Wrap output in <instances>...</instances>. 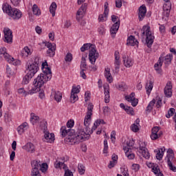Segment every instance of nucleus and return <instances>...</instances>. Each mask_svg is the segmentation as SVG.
<instances>
[{
  "instance_id": "nucleus-1",
  "label": "nucleus",
  "mask_w": 176,
  "mask_h": 176,
  "mask_svg": "<svg viewBox=\"0 0 176 176\" xmlns=\"http://www.w3.org/2000/svg\"><path fill=\"white\" fill-rule=\"evenodd\" d=\"M74 124V121L70 120L67 122L66 126H63L60 128L62 137L67 135L65 141L69 145H75V144H79V142H82L85 140H89V135L86 133L82 127L80 126L76 133L75 129H72Z\"/></svg>"
},
{
  "instance_id": "nucleus-2",
  "label": "nucleus",
  "mask_w": 176,
  "mask_h": 176,
  "mask_svg": "<svg viewBox=\"0 0 176 176\" xmlns=\"http://www.w3.org/2000/svg\"><path fill=\"white\" fill-rule=\"evenodd\" d=\"M42 71L43 74H39L33 82V85L36 87H42L46 82H49L52 79V69L49 67L47 62L42 63Z\"/></svg>"
},
{
  "instance_id": "nucleus-3",
  "label": "nucleus",
  "mask_w": 176,
  "mask_h": 176,
  "mask_svg": "<svg viewBox=\"0 0 176 176\" xmlns=\"http://www.w3.org/2000/svg\"><path fill=\"white\" fill-rule=\"evenodd\" d=\"M81 52H86V50H89V60L92 65L96 64V61H97V58H98V56L100 54L97 52V50H96V45L91 43H85L80 47Z\"/></svg>"
},
{
  "instance_id": "nucleus-4",
  "label": "nucleus",
  "mask_w": 176,
  "mask_h": 176,
  "mask_svg": "<svg viewBox=\"0 0 176 176\" xmlns=\"http://www.w3.org/2000/svg\"><path fill=\"white\" fill-rule=\"evenodd\" d=\"M141 32L142 39H145L146 36V45L147 47L151 49L155 41V36L151 32V27L149 25H144L141 30Z\"/></svg>"
},
{
  "instance_id": "nucleus-5",
  "label": "nucleus",
  "mask_w": 176,
  "mask_h": 176,
  "mask_svg": "<svg viewBox=\"0 0 176 176\" xmlns=\"http://www.w3.org/2000/svg\"><path fill=\"white\" fill-rule=\"evenodd\" d=\"M173 60V54L166 55L164 58L160 56L157 63L155 64L154 68L157 74H162V65H163V61L166 65L171 64Z\"/></svg>"
},
{
  "instance_id": "nucleus-6",
  "label": "nucleus",
  "mask_w": 176,
  "mask_h": 176,
  "mask_svg": "<svg viewBox=\"0 0 176 176\" xmlns=\"http://www.w3.org/2000/svg\"><path fill=\"white\" fill-rule=\"evenodd\" d=\"M39 57L36 56L33 58L32 61H29L28 64V74L33 76H35V74L39 71Z\"/></svg>"
},
{
  "instance_id": "nucleus-7",
  "label": "nucleus",
  "mask_w": 176,
  "mask_h": 176,
  "mask_svg": "<svg viewBox=\"0 0 176 176\" xmlns=\"http://www.w3.org/2000/svg\"><path fill=\"white\" fill-rule=\"evenodd\" d=\"M41 127L43 130V141L45 142H50V144L54 142V140H56V138H54V133H49V130H47V122L45 120H43L41 122Z\"/></svg>"
},
{
  "instance_id": "nucleus-8",
  "label": "nucleus",
  "mask_w": 176,
  "mask_h": 176,
  "mask_svg": "<svg viewBox=\"0 0 176 176\" xmlns=\"http://www.w3.org/2000/svg\"><path fill=\"white\" fill-rule=\"evenodd\" d=\"M93 109H94V105H93V104L91 103H89L87 106V115L85 116V118L84 120V126H85V129H86L85 133L88 136H89V125L90 124V120H91V116L93 115Z\"/></svg>"
},
{
  "instance_id": "nucleus-9",
  "label": "nucleus",
  "mask_w": 176,
  "mask_h": 176,
  "mask_svg": "<svg viewBox=\"0 0 176 176\" xmlns=\"http://www.w3.org/2000/svg\"><path fill=\"white\" fill-rule=\"evenodd\" d=\"M32 166V176H41L39 169L41 168V161L32 160L31 162Z\"/></svg>"
},
{
  "instance_id": "nucleus-10",
  "label": "nucleus",
  "mask_w": 176,
  "mask_h": 176,
  "mask_svg": "<svg viewBox=\"0 0 176 176\" xmlns=\"http://www.w3.org/2000/svg\"><path fill=\"white\" fill-rule=\"evenodd\" d=\"M139 152L140 153H142L144 159H149L151 157L149 151H148V148H146V143L145 142H141L140 144Z\"/></svg>"
},
{
  "instance_id": "nucleus-11",
  "label": "nucleus",
  "mask_w": 176,
  "mask_h": 176,
  "mask_svg": "<svg viewBox=\"0 0 176 176\" xmlns=\"http://www.w3.org/2000/svg\"><path fill=\"white\" fill-rule=\"evenodd\" d=\"M0 57H4L5 60L12 64L14 61V58L12 57L9 54L6 52V48L3 47L0 49Z\"/></svg>"
},
{
  "instance_id": "nucleus-12",
  "label": "nucleus",
  "mask_w": 176,
  "mask_h": 176,
  "mask_svg": "<svg viewBox=\"0 0 176 176\" xmlns=\"http://www.w3.org/2000/svg\"><path fill=\"white\" fill-rule=\"evenodd\" d=\"M125 100L128 102H131L132 107H137L138 105V100L135 98V93L132 92L130 95L125 96Z\"/></svg>"
},
{
  "instance_id": "nucleus-13",
  "label": "nucleus",
  "mask_w": 176,
  "mask_h": 176,
  "mask_svg": "<svg viewBox=\"0 0 176 176\" xmlns=\"http://www.w3.org/2000/svg\"><path fill=\"white\" fill-rule=\"evenodd\" d=\"M4 42L6 43H13V32L10 29L7 28L4 30Z\"/></svg>"
},
{
  "instance_id": "nucleus-14",
  "label": "nucleus",
  "mask_w": 176,
  "mask_h": 176,
  "mask_svg": "<svg viewBox=\"0 0 176 176\" xmlns=\"http://www.w3.org/2000/svg\"><path fill=\"white\" fill-rule=\"evenodd\" d=\"M9 16L13 19V20H20V19H21V16H23V13H21V11L17 8H12Z\"/></svg>"
},
{
  "instance_id": "nucleus-15",
  "label": "nucleus",
  "mask_w": 176,
  "mask_h": 176,
  "mask_svg": "<svg viewBox=\"0 0 176 176\" xmlns=\"http://www.w3.org/2000/svg\"><path fill=\"white\" fill-rule=\"evenodd\" d=\"M86 9H87V4L86 3L82 4L79 8L76 14V20L78 21H80V19L83 17L85 12H86Z\"/></svg>"
},
{
  "instance_id": "nucleus-16",
  "label": "nucleus",
  "mask_w": 176,
  "mask_h": 176,
  "mask_svg": "<svg viewBox=\"0 0 176 176\" xmlns=\"http://www.w3.org/2000/svg\"><path fill=\"white\" fill-rule=\"evenodd\" d=\"M173 85L171 81L167 82L166 87H164V94L166 97L170 98L173 96Z\"/></svg>"
},
{
  "instance_id": "nucleus-17",
  "label": "nucleus",
  "mask_w": 176,
  "mask_h": 176,
  "mask_svg": "<svg viewBox=\"0 0 176 176\" xmlns=\"http://www.w3.org/2000/svg\"><path fill=\"white\" fill-rule=\"evenodd\" d=\"M23 149L26 151V152H29L30 153H34V152H35V146L32 142H28L23 146Z\"/></svg>"
},
{
  "instance_id": "nucleus-18",
  "label": "nucleus",
  "mask_w": 176,
  "mask_h": 176,
  "mask_svg": "<svg viewBox=\"0 0 176 176\" xmlns=\"http://www.w3.org/2000/svg\"><path fill=\"white\" fill-rule=\"evenodd\" d=\"M139 20L140 21H142L144 20V17L146 14V7L142 6L139 8Z\"/></svg>"
},
{
  "instance_id": "nucleus-19",
  "label": "nucleus",
  "mask_w": 176,
  "mask_h": 176,
  "mask_svg": "<svg viewBox=\"0 0 176 176\" xmlns=\"http://www.w3.org/2000/svg\"><path fill=\"white\" fill-rule=\"evenodd\" d=\"M164 14L166 17L170 16V12L171 11V3H167L163 6Z\"/></svg>"
},
{
  "instance_id": "nucleus-20",
  "label": "nucleus",
  "mask_w": 176,
  "mask_h": 176,
  "mask_svg": "<svg viewBox=\"0 0 176 176\" xmlns=\"http://www.w3.org/2000/svg\"><path fill=\"white\" fill-rule=\"evenodd\" d=\"M127 46H135V45H138V41H135V37L134 36H130L127 38L126 42Z\"/></svg>"
},
{
  "instance_id": "nucleus-21",
  "label": "nucleus",
  "mask_w": 176,
  "mask_h": 176,
  "mask_svg": "<svg viewBox=\"0 0 176 176\" xmlns=\"http://www.w3.org/2000/svg\"><path fill=\"white\" fill-rule=\"evenodd\" d=\"M120 26V21L116 22L112 25V27L110 30V32H111V35H115V34H116V32H118V31L119 30V27Z\"/></svg>"
},
{
  "instance_id": "nucleus-22",
  "label": "nucleus",
  "mask_w": 176,
  "mask_h": 176,
  "mask_svg": "<svg viewBox=\"0 0 176 176\" xmlns=\"http://www.w3.org/2000/svg\"><path fill=\"white\" fill-rule=\"evenodd\" d=\"M104 102L108 104L109 102V98L111 96H109V88L107 86H104Z\"/></svg>"
},
{
  "instance_id": "nucleus-23",
  "label": "nucleus",
  "mask_w": 176,
  "mask_h": 176,
  "mask_svg": "<svg viewBox=\"0 0 176 176\" xmlns=\"http://www.w3.org/2000/svg\"><path fill=\"white\" fill-rule=\"evenodd\" d=\"M104 76L106 79H107L109 83H112L113 82V78H112V74H111V69L107 68L105 69Z\"/></svg>"
},
{
  "instance_id": "nucleus-24",
  "label": "nucleus",
  "mask_w": 176,
  "mask_h": 176,
  "mask_svg": "<svg viewBox=\"0 0 176 176\" xmlns=\"http://www.w3.org/2000/svg\"><path fill=\"white\" fill-rule=\"evenodd\" d=\"M111 160L112 161H110L108 165L109 168H113V167H115V164L118 163V155H116V154H113Z\"/></svg>"
},
{
  "instance_id": "nucleus-25",
  "label": "nucleus",
  "mask_w": 176,
  "mask_h": 176,
  "mask_svg": "<svg viewBox=\"0 0 176 176\" xmlns=\"http://www.w3.org/2000/svg\"><path fill=\"white\" fill-rule=\"evenodd\" d=\"M2 9H3V12L7 13V14H8V16L10 14V13L12 12V10H13L12 6H10V5H9L8 3L3 4Z\"/></svg>"
},
{
  "instance_id": "nucleus-26",
  "label": "nucleus",
  "mask_w": 176,
  "mask_h": 176,
  "mask_svg": "<svg viewBox=\"0 0 176 176\" xmlns=\"http://www.w3.org/2000/svg\"><path fill=\"white\" fill-rule=\"evenodd\" d=\"M34 78V76L30 74V73H27V74L23 77L22 85H28L30 83V80Z\"/></svg>"
},
{
  "instance_id": "nucleus-27",
  "label": "nucleus",
  "mask_w": 176,
  "mask_h": 176,
  "mask_svg": "<svg viewBox=\"0 0 176 176\" xmlns=\"http://www.w3.org/2000/svg\"><path fill=\"white\" fill-rule=\"evenodd\" d=\"M123 61L124 65L126 67V68H130V67H133V60H131V58L123 56Z\"/></svg>"
},
{
  "instance_id": "nucleus-28",
  "label": "nucleus",
  "mask_w": 176,
  "mask_h": 176,
  "mask_svg": "<svg viewBox=\"0 0 176 176\" xmlns=\"http://www.w3.org/2000/svg\"><path fill=\"white\" fill-rule=\"evenodd\" d=\"M124 151H125V155L128 157V159L133 160L134 159V157H135V155H134V153H130L131 148L125 147L124 148Z\"/></svg>"
},
{
  "instance_id": "nucleus-29",
  "label": "nucleus",
  "mask_w": 176,
  "mask_h": 176,
  "mask_svg": "<svg viewBox=\"0 0 176 176\" xmlns=\"http://www.w3.org/2000/svg\"><path fill=\"white\" fill-rule=\"evenodd\" d=\"M56 9H57V4L56 3V2H52L50 6V12L52 17H54V16H56Z\"/></svg>"
},
{
  "instance_id": "nucleus-30",
  "label": "nucleus",
  "mask_w": 176,
  "mask_h": 176,
  "mask_svg": "<svg viewBox=\"0 0 176 176\" xmlns=\"http://www.w3.org/2000/svg\"><path fill=\"white\" fill-rule=\"evenodd\" d=\"M165 151H166V148H164V147L160 148V150H158V152L156 154V159L157 160H162V159H163V156H164Z\"/></svg>"
},
{
  "instance_id": "nucleus-31",
  "label": "nucleus",
  "mask_w": 176,
  "mask_h": 176,
  "mask_svg": "<svg viewBox=\"0 0 176 176\" xmlns=\"http://www.w3.org/2000/svg\"><path fill=\"white\" fill-rule=\"evenodd\" d=\"M30 116V122L32 124H35V123H38V122H39V116H36L35 113H32Z\"/></svg>"
},
{
  "instance_id": "nucleus-32",
  "label": "nucleus",
  "mask_w": 176,
  "mask_h": 176,
  "mask_svg": "<svg viewBox=\"0 0 176 176\" xmlns=\"http://www.w3.org/2000/svg\"><path fill=\"white\" fill-rule=\"evenodd\" d=\"M54 100L57 102H60L61 101V99L63 98V94L60 91H54Z\"/></svg>"
},
{
  "instance_id": "nucleus-33",
  "label": "nucleus",
  "mask_w": 176,
  "mask_h": 176,
  "mask_svg": "<svg viewBox=\"0 0 176 176\" xmlns=\"http://www.w3.org/2000/svg\"><path fill=\"white\" fill-rule=\"evenodd\" d=\"M152 171L157 176H164L163 173H162V172H160V168H159V166H157V165L154 166L153 167Z\"/></svg>"
},
{
  "instance_id": "nucleus-34",
  "label": "nucleus",
  "mask_w": 176,
  "mask_h": 176,
  "mask_svg": "<svg viewBox=\"0 0 176 176\" xmlns=\"http://www.w3.org/2000/svg\"><path fill=\"white\" fill-rule=\"evenodd\" d=\"M152 89H153V82H152V80H150L149 82L147 83L146 85V90L148 96L151 94V91H152Z\"/></svg>"
},
{
  "instance_id": "nucleus-35",
  "label": "nucleus",
  "mask_w": 176,
  "mask_h": 176,
  "mask_svg": "<svg viewBox=\"0 0 176 176\" xmlns=\"http://www.w3.org/2000/svg\"><path fill=\"white\" fill-rule=\"evenodd\" d=\"M33 14L35 16H41V9L38 7L36 4H34L32 6Z\"/></svg>"
},
{
  "instance_id": "nucleus-36",
  "label": "nucleus",
  "mask_w": 176,
  "mask_h": 176,
  "mask_svg": "<svg viewBox=\"0 0 176 176\" xmlns=\"http://www.w3.org/2000/svg\"><path fill=\"white\" fill-rule=\"evenodd\" d=\"M27 126H28V123L23 122L22 124H21L19 126H18L17 131H18L19 134L21 135L23 133H24V129H25V127H27Z\"/></svg>"
},
{
  "instance_id": "nucleus-37",
  "label": "nucleus",
  "mask_w": 176,
  "mask_h": 176,
  "mask_svg": "<svg viewBox=\"0 0 176 176\" xmlns=\"http://www.w3.org/2000/svg\"><path fill=\"white\" fill-rule=\"evenodd\" d=\"M80 68V69H87V63L86 62V58H85V56H82L81 58Z\"/></svg>"
},
{
  "instance_id": "nucleus-38",
  "label": "nucleus",
  "mask_w": 176,
  "mask_h": 176,
  "mask_svg": "<svg viewBox=\"0 0 176 176\" xmlns=\"http://www.w3.org/2000/svg\"><path fill=\"white\" fill-rule=\"evenodd\" d=\"M24 54H26V57L31 54V50L28 47H25L21 52V56L24 57Z\"/></svg>"
},
{
  "instance_id": "nucleus-39",
  "label": "nucleus",
  "mask_w": 176,
  "mask_h": 176,
  "mask_svg": "<svg viewBox=\"0 0 176 176\" xmlns=\"http://www.w3.org/2000/svg\"><path fill=\"white\" fill-rule=\"evenodd\" d=\"M63 168L65 170L64 176H74V173H72V171H71V170L68 169V166H67V165H64Z\"/></svg>"
},
{
  "instance_id": "nucleus-40",
  "label": "nucleus",
  "mask_w": 176,
  "mask_h": 176,
  "mask_svg": "<svg viewBox=\"0 0 176 176\" xmlns=\"http://www.w3.org/2000/svg\"><path fill=\"white\" fill-rule=\"evenodd\" d=\"M155 103H156V100L155 99H153L149 102L148 105L146 107L147 112H151V110L153 109V107L155 106Z\"/></svg>"
},
{
  "instance_id": "nucleus-41",
  "label": "nucleus",
  "mask_w": 176,
  "mask_h": 176,
  "mask_svg": "<svg viewBox=\"0 0 176 176\" xmlns=\"http://www.w3.org/2000/svg\"><path fill=\"white\" fill-rule=\"evenodd\" d=\"M56 54V48L48 49L47 51V56L48 57H53Z\"/></svg>"
},
{
  "instance_id": "nucleus-42",
  "label": "nucleus",
  "mask_w": 176,
  "mask_h": 176,
  "mask_svg": "<svg viewBox=\"0 0 176 176\" xmlns=\"http://www.w3.org/2000/svg\"><path fill=\"white\" fill-rule=\"evenodd\" d=\"M78 95H76L75 94H71L70 102L72 104H75V102H76V101H78Z\"/></svg>"
},
{
  "instance_id": "nucleus-43",
  "label": "nucleus",
  "mask_w": 176,
  "mask_h": 176,
  "mask_svg": "<svg viewBox=\"0 0 176 176\" xmlns=\"http://www.w3.org/2000/svg\"><path fill=\"white\" fill-rule=\"evenodd\" d=\"M39 90H41L40 87H35L34 85V87H32V89L29 90V91L28 92V94H35V93H38Z\"/></svg>"
},
{
  "instance_id": "nucleus-44",
  "label": "nucleus",
  "mask_w": 176,
  "mask_h": 176,
  "mask_svg": "<svg viewBox=\"0 0 176 176\" xmlns=\"http://www.w3.org/2000/svg\"><path fill=\"white\" fill-rule=\"evenodd\" d=\"M80 85H77V87H73L71 94L78 95V94L80 92Z\"/></svg>"
},
{
  "instance_id": "nucleus-45",
  "label": "nucleus",
  "mask_w": 176,
  "mask_h": 176,
  "mask_svg": "<svg viewBox=\"0 0 176 176\" xmlns=\"http://www.w3.org/2000/svg\"><path fill=\"white\" fill-rule=\"evenodd\" d=\"M125 112H126L128 115H131V116H133V115H134V109H133V107H131L126 106V108L125 109Z\"/></svg>"
},
{
  "instance_id": "nucleus-46",
  "label": "nucleus",
  "mask_w": 176,
  "mask_h": 176,
  "mask_svg": "<svg viewBox=\"0 0 176 176\" xmlns=\"http://www.w3.org/2000/svg\"><path fill=\"white\" fill-rule=\"evenodd\" d=\"M118 89L121 91H124V90H126L127 89V85H126L124 82H121L118 85Z\"/></svg>"
},
{
  "instance_id": "nucleus-47",
  "label": "nucleus",
  "mask_w": 176,
  "mask_h": 176,
  "mask_svg": "<svg viewBox=\"0 0 176 176\" xmlns=\"http://www.w3.org/2000/svg\"><path fill=\"white\" fill-rule=\"evenodd\" d=\"M167 163L170 164V163H173L174 162V154H167Z\"/></svg>"
},
{
  "instance_id": "nucleus-48",
  "label": "nucleus",
  "mask_w": 176,
  "mask_h": 176,
  "mask_svg": "<svg viewBox=\"0 0 176 176\" xmlns=\"http://www.w3.org/2000/svg\"><path fill=\"white\" fill-rule=\"evenodd\" d=\"M65 61L66 63H71L72 61V54L68 52L65 57Z\"/></svg>"
},
{
  "instance_id": "nucleus-49",
  "label": "nucleus",
  "mask_w": 176,
  "mask_h": 176,
  "mask_svg": "<svg viewBox=\"0 0 176 176\" xmlns=\"http://www.w3.org/2000/svg\"><path fill=\"white\" fill-rule=\"evenodd\" d=\"M64 166H66L63 162L60 161H56L54 164L55 168H61V167H64Z\"/></svg>"
},
{
  "instance_id": "nucleus-50",
  "label": "nucleus",
  "mask_w": 176,
  "mask_h": 176,
  "mask_svg": "<svg viewBox=\"0 0 176 176\" xmlns=\"http://www.w3.org/2000/svg\"><path fill=\"white\" fill-rule=\"evenodd\" d=\"M41 171H42V173H46V171L47 170V164L46 163H41V168L40 169Z\"/></svg>"
},
{
  "instance_id": "nucleus-51",
  "label": "nucleus",
  "mask_w": 176,
  "mask_h": 176,
  "mask_svg": "<svg viewBox=\"0 0 176 176\" xmlns=\"http://www.w3.org/2000/svg\"><path fill=\"white\" fill-rule=\"evenodd\" d=\"M163 133L162 132H159L158 133H151V140H157Z\"/></svg>"
},
{
  "instance_id": "nucleus-52",
  "label": "nucleus",
  "mask_w": 176,
  "mask_h": 176,
  "mask_svg": "<svg viewBox=\"0 0 176 176\" xmlns=\"http://www.w3.org/2000/svg\"><path fill=\"white\" fill-rule=\"evenodd\" d=\"M78 171L80 175L85 174V166L82 164H78Z\"/></svg>"
},
{
  "instance_id": "nucleus-53",
  "label": "nucleus",
  "mask_w": 176,
  "mask_h": 176,
  "mask_svg": "<svg viewBox=\"0 0 176 176\" xmlns=\"http://www.w3.org/2000/svg\"><path fill=\"white\" fill-rule=\"evenodd\" d=\"M174 112H175V109L170 108L168 110V113L166 115V118H167L168 119L171 118V116H173V115H174Z\"/></svg>"
},
{
  "instance_id": "nucleus-54",
  "label": "nucleus",
  "mask_w": 176,
  "mask_h": 176,
  "mask_svg": "<svg viewBox=\"0 0 176 176\" xmlns=\"http://www.w3.org/2000/svg\"><path fill=\"white\" fill-rule=\"evenodd\" d=\"M131 130H132V131H133V133H138V131H140V127L138 126V125H137L135 124H133L131 126Z\"/></svg>"
},
{
  "instance_id": "nucleus-55",
  "label": "nucleus",
  "mask_w": 176,
  "mask_h": 176,
  "mask_svg": "<svg viewBox=\"0 0 176 176\" xmlns=\"http://www.w3.org/2000/svg\"><path fill=\"white\" fill-rule=\"evenodd\" d=\"M108 2H105L104 3V17H108V14L109 13V9H108Z\"/></svg>"
},
{
  "instance_id": "nucleus-56",
  "label": "nucleus",
  "mask_w": 176,
  "mask_h": 176,
  "mask_svg": "<svg viewBox=\"0 0 176 176\" xmlns=\"http://www.w3.org/2000/svg\"><path fill=\"white\" fill-rule=\"evenodd\" d=\"M114 65L115 69L118 72V71H119V68H120V60H119V59H115Z\"/></svg>"
},
{
  "instance_id": "nucleus-57",
  "label": "nucleus",
  "mask_w": 176,
  "mask_h": 176,
  "mask_svg": "<svg viewBox=\"0 0 176 176\" xmlns=\"http://www.w3.org/2000/svg\"><path fill=\"white\" fill-rule=\"evenodd\" d=\"M86 71H87V69H80V75L82 79H86Z\"/></svg>"
},
{
  "instance_id": "nucleus-58",
  "label": "nucleus",
  "mask_w": 176,
  "mask_h": 176,
  "mask_svg": "<svg viewBox=\"0 0 176 176\" xmlns=\"http://www.w3.org/2000/svg\"><path fill=\"white\" fill-rule=\"evenodd\" d=\"M103 153H108V140H104V149Z\"/></svg>"
},
{
  "instance_id": "nucleus-59",
  "label": "nucleus",
  "mask_w": 176,
  "mask_h": 176,
  "mask_svg": "<svg viewBox=\"0 0 176 176\" xmlns=\"http://www.w3.org/2000/svg\"><path fill=\"white\" fill-rule=\"evenodd\" d=\"M19 94H21V96H27L28 94V92L25 91L24 90V88H20L18 89Z\"/></svg>"
},
{
  "instance_id": "nucleus-60",
  "label": "nucleus",
  "mask_w": 176,
  "mask_h": 176,
  "mask_svg": "<svg viewBox=\"0 0 176 176\" xmlns=\"http://www.w3.org/2000/svg\"><path fill=\"white\" fill-rule=\"evenodd\" d=\"M43 43H45V46H46L48 49L56 48V45H53V44H52V43L44 42Z\"/></svg>"
},
{
  "instance_id": "nucleus-61",
  "label": "nucleus",
  "mask_w": 176,
  "mask_h": 176,
  "mask_svg": "<svg viewBox=\"0 0 176 176\" xmlns=\"http://www.w3.org/2000/svg\"><path fill=\"white\" fill-rule=\"evenodd\" d=\"M106 123L104 122L102 119H98L95 122V126H99L100 124H105Z\"/></svg>"
},
{
  "instance_id": "nucleus-62",
  "label": "nucleus",
  "mask_w": 176,
  "mask_h": 176,
  "mask_svg": "<svg viewBox=\"0 0 176 176\" xmlns=\"http://www.w3.org/2000/svg\"><path fill=\"white\" fill-rule=\"evenodd\" d=\"M108 16L105 17V14H104V13L102 14H100L99 17H98V21H105L107 20V18Z\"/></svg>"
},
{
  "instance_id": "nucleus-63",
  "label": "nucleus",
  "mask_w": 176,
  "mask_h": 176,
  "mask_svg": "<svg viewBox=\"0 0 176 176\" xmlns=\"http://www.w3.org/2000/svg\"><path fill=\"white\" fill-rule=\"evenodd\" d=\"M110 109L109 107H103V113L104 115H109Z\"/></svg>"
},
{
  "instance_id": "nucleus-64",
  "label": "nucleus",
  "mask_w": 176,
  "mask_h": 176,
  "mask_svg": "<svg viewBox=\"0 0 176 176\" xmlns=\"http://www.w3.org/2000/svg\"><path fill=\"white\" fill-rule=\"evenodd\" d=\"M132 170H134L135 171H138V170H140V164H133L132 165Z\"/></svg>"
}]
</instances>
